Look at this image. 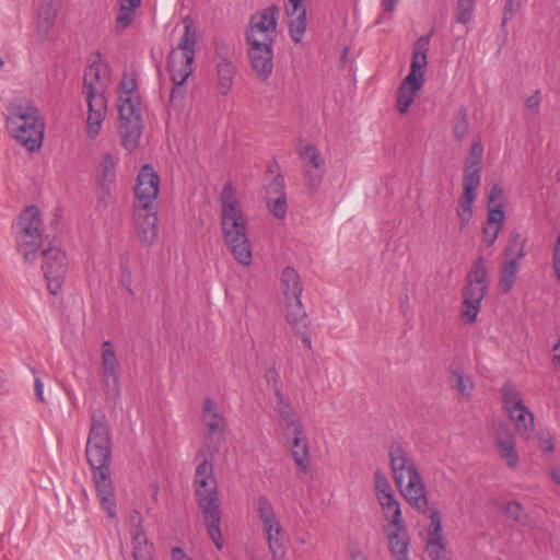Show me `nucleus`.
<instances>
[{"label": "nucleus", "instance_id": "f257e3e1", "mask_svg": "<svg viewBox=\"0 0 560 560\" xmlns=\"http://www.w3.org/2000/svg\"><path fill=\"white\" fill-rule=\"evenodd\" d=\"M220 223L223 241L233 258L243 266L253 260L252 245L247 235V222L236 189L231 182L225 183L220 198Z\"/></svg>", "mask_w": 560, "mask_h": 560}, {"label": "nucleus", "instance_id": "f03ea898", "mask_svg": "<svg viewBox=\"0 0 560 560\" xmlns=\"http://www.w3.org/2000/svg\"><path fill=\"white\" fill-rule=\"evenodd\" d=\"M196 42V30L194 28L189 18H186L184 20V34L177 47L172 49L170 52L167 62V69L173 82L170 103L175 108L182 105L186 95L185 82L192 73Z\"/></svg>", "mask_w": 560, "mask_h": 560}, {"label": "nucleus", "instance_id": "7ed1b4c3", "mask_svg": "<svg viewBox=\"0 0 560 560\" xmlns=\"http://www.w3.org/2000/svg\"><path fill=\"white\" fill-rule=\"evenodd\" d=\"M7 127L12 137L34 152L42 145L44 136V122L38 109L31 103L14 100L8 106Z\"/></svg>", "mask_w": 560, "mask_h": 560}, {"label": "nucleus", "instance_id": "20e7f679", "mask_svg": "<svg viewBox=\"0 0 560 560\" xmlns=\"http://www.w3.org/2000/svg\"><path fill=\"white\" fill-rule=\"evenodd\" d=\"M101 58V52L96 51L83 78V88L89 107L86 133L92 139L100 133L107 110L106 98L96 88V83H98L100 80Z\"/></svg>", "mask_w": 560, "mask_h": 560}, {"label": "nucleus", "instance_id": "39448f33", "mask_svg": "<svg viewBox=\"0 0 560 560\" xmlns=\"http://www.w3.org/2000/svg\"><path fill=\"white\" fill-rule=\"evenodd\" d=\"M194 489L198 508L208 527V534L217 548L221 549L223 542L217 479H194Z\"/></svg>", "mask_w": 560, "mask_h": 560}, {"label": "nucleus", "instance_id": "423d86ee", "mask_svg": "<svg viewBox=\"0 0 560 560\" xmlns=\"http://www.w3.org/2000/svg\"><path fill=\"white\" fill-rule=\"evenodd\" d=\"M112 440L106 415L102 409L91 412V429L86 442L85 455L90 466L100 467L110 464Z\"/></svg>", "mask_w": 560, "mask_h": 560}, {"label": "nucleus", "instance_id": "0eeeda50", "mask_svg": "<svg viewBox=\"0 0 560 560\" xmlns=\"http://www.w3.org/2000/svg\"><path fill=\"white\" fill-rule=\"evenodd\" d=\"M118 113L121 144L133 152L139 147L143 127L140 98H118Z\"/></svg>", "mask_w": 560, "mask_h": 560}, {"label": "nucleus", "instance_id": "6e6552de", "mask_svg": "<svg viewBox=\"0 0 560 560\" xmlns=\"http://www.w3.org/2000/svg\"><path fill=\"white\" fill-rule=\"evenodd\" d=\"M501 395L504 409L513 421L515 430L521 435L528 436L534 429V416L524 405L521 393L513 384L506 382L501 388Z\"/></svg>", "mask_w": 560, "mask_h": 560}, {"label": "nucleus", "instance_id": "1a4fd4ad", "mask_svg": "<svg viewBox=\"0 0 560 560\" xmlns=\"http://www.w3.org/2000/svg\"><path fill=\"white\" fill-rule=\"evenodd\" d=\"M43 266L48 290L52 295H57L61 289L69 270V260L63 250L56 246H48L43 249Z\"/></svg>", "mask_w": 560, "mask_h": 560}, {"label": "nucleus", "instance_id": "9d476101", "mask_svg": "<svg viewBox=\"0 0 560 560\" xmlns=\"http://www.w3.org/2000/svg\"><path fill=\"white\" fill-rule=\"evenodd\" d=\"M277 15L278 9L275 5L254 14L246 31V43L273 44L277 37Z\"/></svg>", "mask_w": 560, "mask_h": 560}, {"label": "nucleus", "instance_id": "9b49d317", "mask_svg": "<svg viewBox=\"0 0 560 560\" xmlns=\"http://www.w3.org/2000/svg\"><path fill=\"white\" fill-rule=\"evenodd\" d=\"M110 464H103L100 467L91 466L97 498L103 510L109 518L116 517V500L113 480L110 478Z\"/></svg>", "mask_w": 560, "mask_h": 560}, {"label": "nucleus", "instance_id": "f8f14e48", "mask_svg": "<svg viewBox=\"0 0 560 560\" xmlns=\"http://www.w3.org/2000/svg\"><path fill=\"white\" fill-rule=\"evenodd\" d=\"M160 178L150 165H144L139 172L135 188L136 201L133 206H156Z\"/></svg>", "mask_w": 560, "mask_h": 560}, {"label": "nucleus", "instance_id": "ddd939ff", "mask_svg": "<svg viewBox=\"0 0 560 560\" xmlns=\"http://www.w3.org/2000/svg\"><path fill=\"white\" fill-rule=\"evenodd\" d=\"M273 44L254 42L247 43V55L250 61L252 69L257 78L266 81L270 78L273 70Z\"/></svg>", "mask_w": 560, "mask_h": 560}, {"label": "nucleus", "instance_id": "4468645a", "mask_svg": "<svg viewBox=\"0 0 560 560\" xmlns=\"http://www.w3.org/2000/svg\"><path fill=\"white\" fill-rule=\"evenodd\" d=\"M136 232L144 245H152L158 237L156 206H133Z\"/></svg>", "mask_w": 560, "mask_h": 560}, {"label": "nucleus", "instance_id": "2eb2a0df", "mask_svg": "<svg viewBox=\"0 0 560 560\" xmlns=\"http://www.w3.org/2000/svg\"><path fill=\"white\" fill-rule=\"evenodd\" d=\"M202 420L207 427L206 440L213 443L212 452H219L218 444L223 440L225 425L224 418L219 413L218 405L209 397L205 398L202 406Z\"/></svg>", "mask_w": 560, "mask_h": 560}, {"label": "nucleus", "instance_id": "dca6fc26", "mask_svg": "<svg viewBox=\"0 0 560 560\" xmlns=\"http://www.w3.org/2000/svg\"><path fill=\"white\" fill-rule=\"evenodd\" d=\"M275 398V410L284 439H289L291 433L296 435L303 427L289 397L277 389Z\"/></svg>", "mask_w": 560, "mask_h": 560}, {"label": "nucleus", "instance_id": "f3484780", "mask_svg": "<svg viewBox=\"0 0 560 560\" xmlns=\"http://www.w3.org/2000/svg\"><path fill=\"white\" fill-rule=\"evenodd\" d=\"M285 318L295 335L299 336L307 349H312V338L310 330V320L303 308L301 298H293L287 301Z\"/></svg>", "mask_w": 560, "mask_h": 560}, {"label": "nucleus", "instance_id": "a211bd4d", "mask_svg": "<svg viewBox=\"0 0 560 560\" xmlns=\"http://www.w3.org/2000/svg\"><path fill=\"white\" fill-rule=\"evenodd\" d=\"M389 458L393 477L398 488H401L404 483L405 472H407V477L412 476V471L419 472L408 451L400 443L390 444Z\"/></svg>", "mask_w": 560, "mask_h": 560}, {"label": "nucleus", "instance_id": "6ab92c4d", "mask_svg": "<svg viewBox=\"0 0 560 560\" xmlns=\"http://www.w3.org/2000/svg\"><path fill=\"white\" fill-rule=\"evenodd\" d=\"M131 536H132V557L135 560H152L153 544L149 541L143 528V517L138 510L130 513Z\"/></svg>", "mask_w": 560, "mask_h": 560}, {"label": "nucleus", "instance_id": "aec40b11", "mask_svg": "<svg viewBox=\"0 0 560 560\" xmlns=\"http://www.w3.org/2000/svg\"><path fill=\"white\" fill-rule=\"evenodd\" d=\"M406 501L419 513H427L429 510V501L427 497L425 485L419 472L408 476V481L404 490H401Z\"/></svg>", "mask_w": 560, "mask_h": 560}, {"label": "nucleus", "instance_id": "412c9836", "mask_svg": "<svg viewBox=\"0 0 560 560\" xmlns=\"http://www.w3.org/2000/svg\"><path fill=\"white\" fill-rule=\"evenodd\" d=\"M487 285H476L467 283L463 289L462 316L468 322L474 323L480 311L481 302L485 298Z\"/></svg>", "mask_w": 560, "mask_h": 560}, {"label": "nucleus", "instance_id": "4be33fe9", "mask_svg": "<svg viewBox=\"0 0 560 560\" xmlns=\"http://www.w3.org/2000/svg\"><path fill=\"white\" fill-rule=\"evenodd\" d=\"M504 210L503 203H498L495 207H489L487 221L482 226V240L488 245L494 244L500 231L504 224Z\"/></svg>", "mask_w": 560, "mask_h": 560}, {"label": "nucleus", "instance_id": "5701e85b", "mask_svg": "<svg viewBox=\"0 0 560 560\" xmlns=\"http://www.w3.org/2000/svg\"><path fill=\"white\" fill-rule=\"evenodd\" d=\"M480 186L474 178L463 180V195L459 198L457 207V215L460 220V229H463L472 218V203L477 198L476 189Z\"/></svg>", "mask_w": 560, "mask_h": 560}, {"label": "nucleus", "instance_id": "b1692460", "mask_svg": "<svg viewBox=\"0 0 560 560\" xmlns=\"http://www.w3.org/2000/svg\"><path fill=\"white\" fill-rule=\"evenodd\" d=\"M431 35L432 32L428 35L420 36L413 45L411 70L410 73L407 75L408 82L417 81L416 74H422V77H424L423 69L428 65L427 55L429 50Z\"/></svg>", "mask_w": 560, "mask_h": 560}, {"label": "nucleus", "instance_id": "393cba45", "mask_svg": "<svg viewBox=\"0 0 560 560\" xmlns=\"http://www.w3.org/2000/svg\"><path fill=\"white\" fill-rule=\"evenodd\" d=\"M417 81L408 82L407 77L402 80L397 92V110L406 114L415 102L417 93L422 89L424 77L416 74Z\"/></svg>", "mask_w": 560, "mask_h": 560}, {"label": "nucleus", "instance_id": "a878e982", "mask_svg": "<svg viewBox=\"0 0 560 560\" xmlns=\"http://www.w3.org/2000/svg\"><path fill=\"white\" fill-rule=\"evenodd\" d=\"M60 10V0H42L36 21V31L46 36L51 30L55 19Z\"/></svg>", "mask_w": 560, "mask_h": 560}, {"label": "nucleus", "instance_id": "bb28decb", "mask_svg": "<svg viewBox=\"0 0 560 560\" xmlns=\"http://www.w3.org/2000/svg\"><path fill=\"white\" fill-rule=\"evenodd\" d=\"M40 213L36 206L25 208L20 214L15 235H43Z\"/></svg>", "mask_w": 560, "mask_h": 560}, {"label": "nucleus", "instance_id": "cd10ccee", "mask_svg": "<svg viewBox=\"0 0 560 560\" xmlns=\"http://www.w3.org/2000/svg\"><path fill=\"white\" fill-rule=\"evenodd\" d=\"M303 428L295 435L291 433L289 439H285L292 445V457L296 466L303 472H307L310 470V448L308 442L306 438H303Z\"/></svg>", "mask_w": 560, "mask_h": 560}, {"label": "nucleus", "instance_id": "c85d7f7f", "mask_svg": "<svg viewBox=\"0 0 560 560\" xmlns=\"http://www.w3.org/2000/svg\"><path fill=\"white\" fill-rule=\"evenodd\" d=\"M395 529L388 533V544L392 556L396 560H408V546L409 538L407 527L404 524L402 528L394 526Z\"/></svg>", "mask_w": 560, "mask_h": 560}, {"label": "nucleus", "instance_id": "c756f323", "mask_svg": "<svg viewBox=\"0 0 560 560\" xmlns=\"http://www.w3.org/2000/svg\"><path fill=\"white\" fill-rule=\"evenodd\" d=\"M483 148L479 141L472 142L470 147V153L465 162L464 177L463 180H469L474 178L477 184L481 182V160H482Z\"/></svg>", "mask_w": 560, "mask_h": 560}, {"label": "nucleus", "instance_id": "7c9ffc66", "mask_svg": "<svg viewBox=\"0 0 560 560\" xmlns=\"http://www.w3.org/2000/svg\"><path fill=\"white\" fill-rule=\"evenodd\" d=\"M16 250L25 261L32 262L37 257V252L43 246V235H15Z\"/></svg>", "mask_w": 560, "mask_h": 560}, {"label": "nucleus", "instance_id": "2f4dec72", "mask_svg": "<svg viewBox=\"0 0 560 560\" xmlns=\"http://www.w3.org/2000/svg\"><path fill=\"white\" fill-rule=\"evenodd\" d=\"M217 74H218V92L221 95H226L233 85L236 68L232 59H224L217 61Z\"/></svg>", "mask_w": 560, "mask_h": 560}, {"label": "nucleus", "instance_id": "473e14b6", "mask_svg": "<svg viewBox=\"0 0 560 560\" xmlns=\"http://www.w3.org/2000/svg\"><path fill=\"white\" fill-rule=\"evenodd\" d=\"M281 284L285 301L293 298H301L303 285L298 271L292 267H285L281 273Z\"/></svg>", "mask_w": 560, "mask_h": 560}, {"label": "nucleus", "instance_id": "72a5a7b5", "mask_svg": "<svg viewBox=\"0 0 560 560\" xmlns=\"http://www.w3.org/2000/svg\"><path fill=\"white\" fill-rule=\"evenodd\" d=\"M116 162L110 153H103L98 162V184L107 194L116 177Z\"/></svg>", "mask_w": 560, "mask_h": 560}, {"label": "nucleus", "instance_id": "f704fd0d", "mask_svg": "<svg viewBox=\"0 0 560 560\" xmlns=\"http://www.w3.org/2000/svg\"><path fill=\"white\" fill-rule=\"evenodd\" d=\"M378 503L383 509L385 518L390 522L394 526L402 528L404 520L401 515L400 503L396 500L394 493L378 495Z\"/></svg>", "mask_w": 560, "mask_h": 560}, {"label": "nucleus", "instance_id": "c9c22d12", "mask_svg": "<svg viewBox=\"0 0 560 560\" xmlns=\"http://www.w3.org/2000/svg\"><path fill=\"white\" fill-rule=\"evenodd\" d=\"M101 365L102 375L120 376L119 362L116 358L113 343L109 340L103 342Z\"/></svg>", "mask_w": 560, "mask_h": 560}, {"label": "nucleus", "instance_id": "e433bc0d", "mask_svg": "<svg viewBox=\"0 0 560 560\" xmlns=\"http://www.w3.org/2000/svg\"><path fill=\"white\" fill-rule=\"evenodd\" d=\"M290 12H292V9L288 11V14L291 16L289 23L290 37L293 42L300 43L306 31V9L301 3L299 11H295L293 14H290Z\"/></svg>", "mask_w": 560, "mask_h": 560}, {"label": "nucleus", "instance_id": "4c0bfd02", "mask_svg": "<svg viewBox=\"0 0 560 560\" xmlns=\"http://www.w3.org/2000/svg\"><path fill=\"white\" fill-rule=\"evenodd\" d=\"M450 380L452 387L468 400L471 396L474 383L469 376L465 375L460 366H452Z\"/></svg>", "mask_w": 560, "mask_h": 560}, {"label": "nucleus", "instance_id": "58836bf2", "mask_svg": "<svg viewBox=\"0 0 560 560\" xmlns=\"http://www.w3.org/2000/svg\"><path fill=\"white\" fill-rule=\"evenodd\" d=\"M525 245L526 240L522 234L516 230L512 231L509 236L508 245L504 249L505 258L521 261L526 255Z\"/></svg>", "mask_w": 560, "mask_h": 560}, {"label": "nucleus", "instance_id": "ea45409f", "mask_svg": "<svg viewBox=\"0 0 560 560\" xmlns=\"http://www.w3.org/2000/svg\"><path fill=\"white\" fill-rule=\"evenodd\" d=\"M520 270V261L515 259H506L501 267L500 288L503 293H509L515 282L516 275Z\"/></svg>", "mask_w": 560, "mask_h": 560}, {"label": "nucleus", "instance_id": "a19ab883", "mask_svg": "<svg viewBox=\"0 0 560 560\" xmlns=\"http://www.w3.org/2000/svg\"><path fill=\"white\" fill-rule=\"evenodd\" d=\"M270 526L268 527V523L262 524L264 532L268 539V546L271 551V553L276 557L278 551L282 548V527L278 520L269 523Z\"/></svg>", "mask_w": 560, "mask_h": 560}, {"label": "nucleus", "instance_id": "79ce46f5", "mask_svg": "<svg viewBox=\"0 0 560 560\" xmlns=\"http://www.w3.org/2000/svg\"><path fill=\"white\" fill-rule=\"evenodd\" d=\"M302 159L303 167L325 168V161L319 150L307 143L299 149Z\"/></svg>", "mask_w": 560, "mask_h": 560}, {"label": "nucleus", "instance_id": "37998d69", "mask_svg": "<svg viewBox=\"0 0 560 560\" xmlns=\"http://www.w3.org/2000/svg\"><path fill=\"white\" fill-rule=\"evenodd\" d=\"M120 376L102 375V389L108 401L116 406L120 397Z\"/></svg>", "mask_w": 560, "mask_h": 560}, {"label": "nucleus", "instance_id": "c03bdc74", "mask_svg": "<svg viewBox=\"0 0 560 560\" xmlns=\"http://www.w3.org/2000/svg\"><path fill=\"white\" fill-rule=\"evenodd\" d=\"M469 121L466 107L462 106L455 113L453 120V136L457 141H462L468 133Z\"/></svg>", "mask_w": 560, "mask_h": 560}, {"label": "nucleus", "instance_id": "a18cd8bd", "mask_svg": "<svg viewBox=\"0 0 560 560\" xmlns=\"http://www.w3.org/2000/svg\"><path fill=\"white\" fill-rule=\"evenodd\" d=\"M495 506L498 510H500L502 513H505L510 518L524 524L526 523L528 516L526 512L524 511L522 504L517 501H512L506 504H499L495 503Z\"/></svg>", "mask_w": 560, "mask_h": 560}, {"label": "nucleus", "instance_id": "49530a36", "mask_svg": "<svg viewBox=\"0 0 560 560\" xmlns=\"http://www.w3.org/2000/svg\"><path fill=\"white\" fill-rule=\"evenodd\" d=\"M486 261L482 257H479L472 265L470 271L468 272L467 283L476 285H486Z\"/></svg>", "mask_w": 560, "mask_h": 560}, {"label": "nucleus", "instance_id": "de8ad7c7", "mask_svg": "<svg viewBox=\"0 0 560 560\" xmlns=\"http://www.w3.org/2000/svg\"><path fill=\"white\" fill-rule=\"evenodd\" d=\"M428 560H450L443 538H429L427 542Z\"/></svg>", "mask_w": 560, "mask_h": 560}, {"label": "nucleus", "instance_id": "09e8293b", "mask_svg": "<svg viewBox=\"0 0 560 560\" xmlns=\"http://www.w3.org/2000/svg\"><path fill=\"white\" fill-rule=\"evenodd\" d=\"M257 510H258L259 518L261 520L262 524L271 523L277 520V516H276V513H275L271 502L264 494H260L257 498ZM269 526H270V524H268V527Z\"/></svg>", "mask_w": 560, "mask_h": 560}, {"label": "nucleus", "instance_id": "8fccbe9b", "mask_svg": "<svg viewBox=\"0 0 560 560\" xmlns=\"http://www.w3.org/2000/svg\"><path fill=\"white\" fill-rule=\"evenodd\" d=\"M325 168L303 167L305 185L312 192H316L323 182Z\"/></svg>", "mask_w": 560, "mask_h": 560}, {"label": "nucleus", "instance_id": "3c124183", "mask_svg": "<svg viewBox=\"0 0 560 560\" xmlns=\"http://www.w3.org/2000/svg\"><path fill=\"white\" fill-rule=\"evenodd\" d=\"M196 460H199V464L196 468L195 479H215L212 463L201 452L197 454Z\"/></svg>", "mask_w": 560, "mask_h": 560}, {"label": "nucleus", "instance_id": "603ef678", "mask_svg": "<svg viewBox=\"0 0 560 560\" xmlns=\"http://www.w3.org/2000/svg\"><path fill=\"white\" fill-rule=\"evenodd\" d=\"M475 8V0H457L456 4V20L460 24L470 22L472 11Z\"/></svg>", "mask_w": 560, "mask_h": 560}, {"label": "nucleus", "instance_id": "864d4df0", "mask_svg": "<svg viewBox=\"0 0 560 560\" xmlns=\"http://www.w3.org/2000/svg\"><path fill=\"white\" fill-rule=\"evenodd\" d=\"M515 445V440L513 433L505 428L504 425H500V428L495 432V446L499 452Z\"/></svg>", "mask_w": 560, "mask_h": 560}, {"label": "nucleus", "instance_id": "5fc2aeb1", "mask_svg": "<svg viewBox=\"0 0 560 560\" xmlns=\"http://www.w3.org/2000/svg\"><path fill=\"white\" fill-rule=\"evenodd\" d=\"M269 211L277 219H284L287 215V195H280L275 199L266 201Z\"/></svg>", "mask_w": 560, "mask_h": 560}, {"label": "nucleus", "instance_id": "6e6d98bb", "mask_svg": "<svg viewBox=\"0 0 560 560\" xmlns=\"http://www.w3.org/2000/svg\"><path fill=\"white\" fill-rule=\"evenodd\" d=\"M120 90L118 98H140L137 93V81L132 77L127 74L122 77Z\"/></svg>", "mask_w": 560, "mask_h": 560}, {"label": "nucleus", "instance_id": "4d7b16f0", "mask_svg": "<svg viewBox=\"0 0 560 560\" xmlns=\"http://www.w3.org/2000/svg\"><path fill=\"white\" fill-rule=\"evenodd\" d=\"M430 538H443L442 537V520L438 508L430 509Z\"/></svg>", "mask_w": 560, "mask_h": 560}, {"label": "nucleus", "instance_id": "13d9d810", "mask_svg": "<svg viewBox=\"0 0 560 560\" xmlns=\"http://www.w3.org/2000/svg\"><path fill=\"white\" fill-rule=\"evenodd\" d=\"M374 487H375V490H376V497L377 498H378V495H385V494L394 493L388 479L380 470H376L374 472Z\"/></svg>", "mask_w": 560, "mask_h": 560}, {"label": "nucleus", "instance_id": "bf43d9fd", "mask_svg": "<svg viewBox=\"0 0 560 560\" xmlns=\"http://www.w3.org/2000/svg\"><path fill=\"white\" fill-rule=\"evenodd\" d=\"M285 195L284 180L281 176L275 177L266 187V201Z\"/></svg>", "mask_w": 560, "mask_h": 560}, {"label": "nucleus", "instance_id": "052dcab7", "mask_svg": "<svg viewBox=\"0 0 560 560\" xmlns=\"http://www.w3.org/2000/svg\"><path fill=\"white\" fill-rule=\"evenodd\" d=\"M521 8V0H506L503 11L502 26L511 21Z\"/></svg>", "mask_w": 560, "mask_h": 560}, {"label": "nucleus", "instance_id": "680f3d73", "mask_svg": "<svg viewBox=\"0 0 560 560\" xmlns=\"http://www.w3.org/2000/svg\"><path fill=\"white\" fill-rule=\"evenodd\" d=\"M133 19V9H129L122 4L116 19V23L119 27L126 28L129 26Z\"/></svg>", "mask_w": 560, "mask_h": 560}, {"label": "nucleus", "instance_id": "e2e57ef3", "mask_svg": "<svg viewBox=\"0 0 560 560\" xmlns=\"http://www.w3.org/2000/svg\"><path fill=\"white\" fill-rule=\"evenodd\" d=\"M500 455L505 460L508 467H510L512 469L517 467L518 454L515 450V445L501 451Z\"/></svg>", "mask_w": 560, "mask_h": 560}, {"label": "nucleus", "instance_id": "0e129e2a", "mask_svg": "<svg viewBox=\"0 0 560 560\" xmlns=\"http://www.w3.org/2000/svg\"><path fill=\"white\" fill-rule=\"evenodd\" d=\"M265 376H266L267 383L272 387L275 394L277 393V389L281 390L280 375L275 368H269L266 371Z\"/></svg>", "mask_w": 560, "mask_h": 560}, {"label": "nucleus", "instance_id": "69168bd1", "mask_svg": "<svg viewBox=\"0 0 560 560\" xmlns=\"http://www.w3.org/2000/svg\"><path fill=\"white\" fill-rule=\"evenodd\" d=\"M503 198V189L500 185L494 184L488 195V208L495 207Z\"/></svg>", "mask_w": 560, "mask_h": 560}, {"label": "nucleus", "instance_id": "338daca9", "mask_svg": "<svg viewBox=\"0 0 560 560\" xmlns=\"http://www.w3.org/2000/svg\"><path fill=\"white\" fill-rule=\"evenodd\" d=\"M215 55H214V58H215V62L217 61H222L224 59H232V50L231 48L225 45L224 43H218L215 42Z\"/></svg>", "mask_w": 560, "mask_h": 560}, {"label": "nucleus", "instance_id": "774afa93", "mask_svg": "<svg viewBox=\"0 0 560 560\" xmlns=\"http://www.w3.org/2000/svg\"><path fill=\"white\" fill-rule=\"evenodd\" d=\"M32 373L35 376V378H34V390H35L36 398H37L38 401L44 402L45 401L44 393H43L44 384H43L40 377L37 376V373H36V371L34 369H32Z\"/></svg>", "mask_w": 560, "mask_h": 560}]
</instances>
